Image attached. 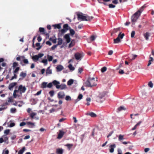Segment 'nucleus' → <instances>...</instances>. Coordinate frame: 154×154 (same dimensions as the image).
Returning <instances> with one entry per match:
<instances>
[{
    "instance_id": "obj_1",
    "label": "nucleus",
    "mask_w": 154,
    "mask_h": 154,
    "mask_svg": "<svg viewBox=\"0 0 154 154\" xmlns=\"http://www.w3.org/2000/svg\"><path fill=\"white\" fill-rule=\"evenodd\" d=\"M77 15L78 19L79 20L89 21H90L93 18V17L89 16L81 13L77 14Z\"/></svg>"
},
{
    "instance_id": "obj_2",
    "label": "nucleus",
    "mask_w": 154,
    "mask_h": 154,
    "mask_svg": "<svg viewBox=\"0 0 154 154\" xmlns=\"http://www.w3.org/2000/svg\"><path fill=\"white\" fill-rule=\"evenodd\" d=\"M97 81V80H96L94 78L89 77L87 81L85 83V86L91 87L95 86L97 85L96 83Z\"/></svg>"
},
{
    "instance_id": "obj_3",
    "label": "nucleus",
    "mask_w": 154,
    "mask_h": 154,
    "mask_svg": "<svg viewBox=\"0 0 154 154\" xmlns=\"http://www.w3.org/2000/svg\"><path fill=\"white\" fill-rule=\"evenodd\" d=\"M141 13V12H140V11L138 10L133 16H132L131 17V19L133 24H135V22L137 21V20L138 18Z\"/></svg>"
},
{
    "instance_id": "obj_4",
    "label": "nucleus",
    "mask_w": 154,
    "mask_h": 154,
    "mask_svg": "<svg viewBox=\"0 0 154 154\" xmlns=\"http://www.w3.org/2000/svg\"><path fill=\"white\" fill-rule=\"evenodd\" d=\"M125 35L124 33L122 34L121 32H120L118 35L117 37L113 40L114 44H117L120 42L121 41V39H122Z\"/></svg>"
},
{
    "instance_id": "obj_5",
    "label": "nucleus",
    "mask_w": 154,
    "mask_h": 154,
    "mask_svg": "<svg viewBox=\"0 0 154 154\" xmlns=\"http://www.w3.org/2000/svg\"><path fill=\"white\" fill-rule=\"evenodd\" d=\"M17 84V82H13L11 83L9 85L8 89L10 91H12L13 90V88L16 86Z\"/></svg>"
},
{
    "instance_id": "obj_6",
    "label": "nucleus",
    "mask_w": 154,
    "mask_h": 154,
    "mask_svg": "<svg viewBox=\"0 0 154 154\" xmlns=\"http://www.w3.org/2000/svg\"><path fill=\"white\" fill-rule=\"evenodd\" d=\"M75 57L77 60H80L83 57V56L79 53H77L74 55Z\"/></svg>"
},
{
    "instance_id": "obj_7",
    "label": "nucleus",
    "mask_w": 154,
    "mask_h": 154,
    "mask_svg": "<svg viewBox=\"0 0 154 154\" xmlns=\"http://www.w3.org/2000/svg\"><path fill=\"white\" fill-rule=\"evenodd\" d=\"M19 90L20 93H24L25 92L26 88L25 86L23 87L22 85H20L19 87Z\"/></svg>"
},
{
    "instance_id": "obj_8",
    "label": "nucleus",
    "mask_w": 154,
    "mask_h": 154,
    "mask_svg": "<svg viewBox=\"0 0 154 154\" xmlns=\"http://www.w3.org/2000/svg\"><path fill=\"white\" fill-rule=\"evenodd\" d=\"M65 95L64 92L63 91L59 92L57 94V97L59 98H63L64 97Z\"/></svg>"
},
{
    "instance_id": "obj_9",
    "label": "nucleus",
    "mask_w": 154,
    "mask_h": 154,
    "mask_svg": "<svg viewBox=\"0 0 154 154\" xmlns=\"http://www.w3.org/2000/svg\"><path fill=\"white\" fill-rule=\"evenodd\" d=\"M64 38L66 39V42L67 43H69L71 41V38L70 37L69 34H66L64 36Z\"/></svg>"
},
{
    "instance_id": "obj_10",
    "label": "nucleus",
    "mask_w": 154,
    "mask_h": 154,
    "mask_svg": "<svg viewBox=\"0 0 154 154\" xmlns=\"http://www.w3.org/2000/svg\"><path fill=\"white\" fill-rule=\"evenodd\" d=\"M52 83L54 85L56 86L57 89H59V85L60 84V83L59 82L56 80H54L53 81Z\"/></svg>"
},
{
    "instance_id": "obj_11",
    "label": "nucleus",
    "mask_w": 154,
    "mask_h": 154,
    "mask_svg": "<svg viewBox=\"0 0 154 154\" xmlns=\"http://www.w3.org/2000/svg\"><path fill=\"white\" fill-rule=\"evenodd\" d=\"M109 152H113L114 151V148L116 147V145L115 144L111 145L109 146Z\"/></svg>"
},
{
    "instance_id": "obj_12",
    "label": "nucleus",
    "mask_w": 154,
    "mask_h": 154,
    "mask_svg": "<svg viewBox=\"0 0 154 154\" xmlns=\"http://www.w3.org/2000/svg\"><path fill=\"white\" fill-rule=\"evenodd\" d=\"M143 36L145 37L146 40H149V37L150 35V33L148 32H147L143 34Z\"/></svg>"
},
{
    "instance_id": "obj_13",
    "label": "nucleus",
    "mask_w": 154,
    "mask_h": 154,
    "mask_svg": "<svg viewBox=\"0 0 154 154\" xmlns=\"http://www.w3.org/2000/svg\"><path fill=\"white\" fill-rule=\"evenodd\" d=\"M64 134V132H63V131L60 130V133L58 134V136L57 137V138L59 139H60L62 137Z\"/></svg>"
},
{
    "instance_id": "obj_14",
    "label": "nucleus",
    "mask_w": 154,
    "mask_h": 154,
    "mask_svg": "<svg viewBox=\"0 0 154 154\" xmlns=\"http://www.w3.org/2000/svg\"><path fill=\"white\" fill-rule=\"evenodd\" d=\"M39 31L41 32H42V34H45L46 35H48V34L45 31V29L43 28H39Z\"/></svg>"
},
{
    "instance_id": "obj_15",
    "label": "nucleus",
    "mask_w": 154,
    "mask_h": 154,
    "mask_svg": "<svg viewBox=\"0 0 154 154\" xmlns=\"http://www.w3.org/2000/svg\"><path fill=\"white\" fill-rule=\"evenodd\" d=\"M86 115H89L92 117H95L97 116V115L92 112H91L90 113H86Z\"/></svg>"
},
{
    "instance_id": "obj_16",
    "label": "nucleus",
    "mask_w": 154,
    "mask_h": 154,
    "mask_svg": "<svg viewBox=\"0 0 154 154\" xmlns=\"http://www.w3.org/2000/svg\"><path fill=\"white\" fill-rule=\"evenodd\" d=\"M48 83L44 82H42L41 85V87L42 88H45L47 87Z\"/></svg>"
},
{
    "instance_id": "obj_17",
    "label": "nucleus",
    "mask_w": 154,
    "mask_h": 154,
    "mask_svg": "<svg viewBox=\"0 0 154 154\" xmlns=\"http://www.w3.org/2000/svg\"><path fill=\"white\" fill-rule=\"evenodd\" d=\"M50 67H49L47 69L46 71V75L51 74L52 73V70L50 69Z\"/></svg>"
},
{
    "instance_id": "obj_18",
    "label": "nucleus",
    "mask_w": 154,
    "mask_h": 154,
    "mask_svg": "<svg viewBox=\"0 0 154 154\" xmlns=\"http://www.w3.org/2000/svg\"><path fill=\"white\" fill-rule=\"evenodd\" d=\"M59 89L60 88L61 90H63L66 89L67 87L65 84H63L59 85Z\"/></svg>"
},
{
    "instance_id": "obj_19",
    "label": "nucleus",
    "mask_w": 154,
    "mask_h": 154,
    "mask_svg": "<svg viewBox=\"0 0 154 154\" xmlns=\"http://www.w3.org/2000/svg\"><path fill=\"white\" fill-rule=\"evenodd\" d=\"M56 69L57 71L59 72L61 71L63 69V67L62 66L60 65L57 67Z\"/></svg>"
},
{
    "instance_id": "obj_20",
    "label": "nucleus",
    "mask_w": 154,
    "mask_h": 154,
    "mask_svg": "<svg viewBox=\"0 0 154 154\" xmlns=\"http://www.w3.org/2000/svg\"><path fill=\"white\" fill-rule=\"evenodd\" d=\"M63 150L62 149H58L56 150V153L57 154H62Z\"/></svg>"
},
{
    "instance_id": "obj_21",
    "label": "nucleus",
    "mask_w": 154,
    "mask_h": 154,
    "mask_svg": "<svg viewBox=\"0 0 154 154\" xmlns=\"http://www.w3.org/2000/svg\"><path fill=\"white\" fill-rule=\"evenodd\" d=\"M49 40L52 41L53 43H56L57 42V39L55 37L50 38Z\"/></svg>"
},
{
    "instance_id": "obj_22",
    "label": "nucleus",
    "mask_w": 154,
    "mask_h": 154,
    "mask_svg": "<svg viewBox=\"0 0 154 154\" xmlns=\"http://www.w3.org/2000/svg\"><path fill=\"white\" fill-rule=\"evenodd\" d=\"M82 97L83 95H82V94H79V95L78 97L75 100V103H77L78 101L81 100L82 98Z\"/></svg>"
},
{
    "instance_id": "obj_23",
    "label": "nucleus",
    "mask_w": 154,
    "mask_h": 154,
    "mask_svg": "<svg viewBox=\"0 0 154 154\" xmlns=\"http://www.w3.org/2000/svg\"><path fill=\"white\" fill-rule=\"evenodd\" d=\"M61 23H59L57 24H55L53 25V26L54 27V29L57 28L58 29H60L61 28Z\"/></svg>"
},
{
    "instance_id": "obj_24",
    "label": "nucleus",
    "mask_w": 154,
    "mask_h": 154,
    "mask_svg": "<svg viewBox=\"0 0 154 154\" xmlns=\"http://www.w3.org/2000/svg\"><path fill=\"white\" fill-rule=\"evenodd\" d=\"M137 55L136 54H132L131 55V57L132 58H130L129 57V58L130 59V60H132L135 59L137 57Z\"/></svg>"
},
{
    "instance_id": "obj_25",
    "label": "nucleus",
    "mask_w": 154,
    "mask_h": 154,
    "mask_svg": "<svg viewBox=\"0 0 154 154\" xmlns=\"http://www.w3.org/2000/svg\"><path fill=\"white\" fill-rule=\"evenodd\" d=\"M150 56L151 55H150L149 60L148 63L147 65L148 66H149L151 65V62H153L154 60L153 58L152 57H151Z\"/></svg>"
},
{
    "instance_id": "obj_26",
    "label": "nucleus",
    "mask_w": 154,
    "mask_h": 154,
    "mask_svg": "<svg viewBox=\"0 0 154 154\" xmlns=\"http://www.w3.org/2000/svg\"><path fill=\"white\" fill-rule=\"evenodd\" d=\"M58 41L57 42V44L58 45H61L63 42L62 39L60 38H59L58 39Z\"/></svg>"
},
{
    "instance_id": "obj_27",
    "label": "nucleus",
    "mask_w": 154,
    "mask_h": 154,
    "mask_svg": "<svg viewBox=\"0 0 154 154\" xmlns=\"http://www.w3.org/2000/svg\"><path fill=\"white\" fill-rule=\"evenodd\" d=\"M32 59L34 61L38 60V54L33 56Z\"/></svg>"
},
{
    "instance_id": "obj_28",
    "label": "nucleus",
    "mask_w": 154,
    "mask_h": 154,
    "mask_svg": "<svg viewBox=\"0 0 154 154\" xmlns=\"http://www.w3.org/2000/svg\"><path fill=\"white\" fill-rule=\"evenodd\" d=\"M25 150V147H23L22 149H21L18 152V154H23L24 151Z\"/></svg>"
},
{
    "instance_id": "obj_29",
    "label": "nucleus",
    "mask_w": 154,
    "mask_h": 154,
    "mask_svg": "<svg viewBox=\"0 0 154 154\" xmlns=\"http://www.w3.org/2000/svg\"><path fill=\"white\" fill-rule=\"evenodd\" d=\"M20 76L22 77L23 78H24L26 75V73L24 72H22L20 74Z\"/></svg>"
},
{
    "instance_id": "obj_30",
    "label": "nucleus",
    "mask_w": 154,
    "mask_h": 154,
    "mask_svg": "<svg viewBox=\"0 0 154 154\" xmlns=\"http://www.w3.org/2000/svg\"><path fill=\"white\" fill-rule=\"evenodd\" d=\"M74 80L72 79L69 80L67 82V85H71L73 83Z\"/></svg>"
},
{
    "instance_id": "obj_31",
    "label": "nucleus",
    "mask_w": 154,
    "mask_h": 154,
    "mask_svg": "<svg viewBox=\"0 0 154 154\" xmlns=\"http://www.w3.org/2000/svg\"><path fill=\"white\" fill-rule=\"evenodd\" d=\"M141 123V122H138L137 124L135 125V126L134 127V128H133L132 129V130H135L137 128V127L139 125H140Z\"/></svg>"
},
{
    "instance_id": "obj_32",
    "label": "nucleus",
    "mask_w": 154,
    "mask_h": 154,
    "mask_svg": "<svg viewBox=\"0 0 154 154\" xmlns=\"http://www.w3.org/2000/svg\"><path fill=\"white\" fill-rule=\"evenodd\" d=\"M68 27H69V26H68V24H64L63 26V28L64 29H65L66 30H67L70 29V27H69V28H68Z\"/></svg>"
},
{
    "instance_id": "obj_33",
    "label": "nucleus",
    "mask_w": 154,
    "mask_h": 154,
    "mask_svg": "<svg viewBox=\"0 0 154 154\" xmlns=\"http://www.w3.org/2000/svg\"><path fill=\"white\" fill-rule=\"evenodd\" d=\"M68 67L70 70L73 71L75 69V68L71 64L69 65Z\"/></svg>"
},
{
    "instance_id": "obj_34",
    "label": "nucleus",
    "mask_w": 154,
    "mask_h": 154,
    "mask_svg": "<svg viewBox=\"0 0 154 154\" xmlns=\"http://www.w3.org/2000/svg\"><path fill=\"white\" fill-rule=\"evenodd\" d=\"M119 139V141H121L122 140H123L124 139V135H121V134H120L119 136V139Z\"/></svg>"
},
{
    "instance_id": "obj_35",
    "label": "nucleus",
    "mask_w": 154,
    "mask_h": 154,
    "mask_svg": "<svg viewBox=\"0 0 154 154\" xmlns=\"http://www.w3.org/2000/svg\"><path fill=\"white\" fill-rule=\"evenodd\" d=\"M119 111H121L122 110H125L126 109V108H125L124 106H121L119 107L118 109Z\"/></svg>"
},
{
    "instance_id": "obj_36",
    "label": "nucleus",
    "mask_w": 154,
    "mask_h": 154,
    "mask_svg": "<svg viewBox=\"0 0 154 154\" xmlns=\"http://www.w3.org/2000/svg\"><path fill=\"white\" fill-rule=\"evenodd\" d=\"M106 94V93L105 92H103L100 94L99 97L100 98H102Z\"/></svg>"
},
{
    "instance_id": "obj_37",
    "label": "nucleus",
    "mask_w": 154,
    "mask_h": 154,
    "mask_svg": "<svg viewBox=\"0 0 154 154\" xmlns=\"http://www.w3.org/2000/svg\"><path fill=\"white\" fill-rule=\"evenodd\" d=\"M36 113L35 112H32L30 114V116L31 119H33L34 117L36 115Z\"/></svg>"
},
{
    "instance_id": "obj_38",
    "label": "nucleus",
    "mask_w": 154,
    "mask_h": 154,
    "mask_svg": "<svg viewBox=\"0 0 154 154\" xmlns=\"http://www.w3.org/2000/svg\"><path fill=\"white\" fill-rule=\"evenodd\" d=\"M48 60L49 61H51L53 59V57L52 56H50L49 55H48Z\"/></svg>"
},
{
    "instance_id": "obj_39",
    "label": "nucleus",
    "mask_w": 154,
    "mask_h": 154,
    "mask_svg": "<svg viewBox=\"0 0 154 154\" xmlns=\"http://www.w3.org/2000/svg\"><path fill=\"white\" fill-rule=\"evenodd\" d=\"M70 32L71 35L73 36L75 33L74 30L73 29H70Z\"/></svg>"
},
{
    "instance_id": "obj_40",
    "label": "nucleus",
    "mask_w": 154,
    "mask_h": 154,
    "mask_svg": "<svg viewBox=\"0 0 154 154\" xmlns=\"http://www.w3.org/2000/svg\"><path fill=\"white\" fill-rule=\"evenodd\" d=\"M53 86V83L52 82H50L47 84V87L49 88H51Z\"/></svg>"
},
{
    "instance_id": "obj_41",
    "label": "nucleus",
    "mask_w": 154,
    "mask_h": 154,
    "mask_svg": "<svg viewBox=\"0 0 154 154\" xmlns=\"http://www.w3.org/2000/svg\"><path fill=\"white\" fill-rule=\"evenodd\" d=\"M120 28H116V29H114L113 30V32L114 33H116L118 31H120Z\"/></svg>"
},
{
    "instance_id": "obj_42",
    "label": "nucleus",
    "mask_w": 154,
    "mask_h": 154,
    "mask_svg": "<svg viewBox=\"0 0 154 154\" xmlns=\"http://www.w3.org/2000/svg\"><path fill=\"white\" fill-rule=\"evenodd\" d=\"M41 62L44 63L45 65H46L48 63L47 60L46 59H43L42 60Z\"/></svg>"
},
{
    "instance_id": "obj_43",
    "label": "nucleus",
    "mask_w": 154,
    "mask_h": 154,
    "mask_svg": "<svg viewBox=\"0 0 154 154\" xmlns=\"http://www.w3.org/2000/svg\"><path fill=\"white\" fill-rule=\"evenodd\" d=\"M16 109L15 108H11V112L12 113H14L16 112Z\"/></svg>"
},
{
    "instance_id": "obj_44",
    "label": "nucleus",
    "mask_w": 154,
    "mask_h": 154,
    "mask_svg": "<svg viewBox=\"0 0 154 154\" xmlns=\"http://www.w3.org/2000/svg\"><path fill=\"white\" fill-rule=\"evenodd\" d=\"M17 75L15 74H14V76H13L11 77V79H10V80H12L14 79H16L17 78Z\"/></svg>"
},
{
    "instance_id": "obj_45",
    "label": "nucleus",
    "mask_w": 154,
    "mask_h": 154,
    "mask_svg": "<svg viewBox=\"0 0 154 154\" xmlns=\"http://www.w3.org/2000/svg\"><path fill=\"white\" fill-rule=\"evenodd\" d=\"M66 30L64 29H63L60 30V31L61 32V35H63L66 32Z\"/></svg>"
},
{
    "instance_id": "obj_46",
    "label": "nucleus",
    "mask_w": 154,
    "mask_h": 154,
    "mask_svg": "<svg viewBox=\"0 0 154 154\" xmlns=\"http://www.w3.org/2000/svg\"><path fill=\"white\" fill-rule=\"evenodd\" d=\"M75 45V43L74 42H72V41L70 43L69 45V48H71L73 47Z\"/></svg>"
},
{
    "instance_id": "obj_47",
    "label": "nucleus",
    "mask_w": 154,
    "mask_h": 154,
    "mask_svg": "<svg viewBox=\"0 0 154 154\" xmlns=\"http://www.w3.org/2000/svg\"><path fill=\"white\" fill-rule=\"evenodd\" d=\"M49 94H50V96L51 97H53L54 95V92L53 91H50L49 93Z\"/></svg>"
},
{
    "instance_id": "obj_48",
    "label": "nucleus",
    "mask_w": 154,
    "mask_h": 154,
    "mask_svg": "<svg viewBox=\"0 0 154 154\" xmlns=\"http://www.w3.org/2000/svg\"><path fill=\"white\" fill-rule=\"evenodd\" d=\"M20 68L19 67H17L15 69V70L13 72L14 74H15V73L17 72L19 70Z\"/></svg>"
},
{
    "instance_id": "obj_49",
    "label": "nucleus",
    "mask_w": 154,
    "mask_h": 154,
    "mask_svg": "<svg viewBox=\"0 0 154 154\" xmlns=\"http://www.w3.org/2000/svg\"><path fill=\"white\" fill-rule=\"evenodd\" d=\"M142 67L141 65L139 64H137L136 66V69H142Z\"/></svg>"
},
{
    "instance_id": "obj_50",
    "label": "nucleus",
    "mask_w": 154,
    "mask_h": 154,
    "mask_svg": "<svg viewBox=\"0 0 154 154\" xmlns=\"http://www.w3.org/2000/svg\"><path fill=\"white\" fill-rule=\"evenodd\" d=\"M23 62L26 64H28L29 63V62L27 59H24L23 60Z\"/></svg>"
},
{
    "instance_id": "obj_51",
    "label": "nucleus",
    "mask_w": 154,
    "mask_h": 154,
    "mask_svg": "<svg viewBox=\"0 0 154 154\" xmlns=\"http://www.w3.org/2000/svg\"><path fill=\"white\" fill-rule=\"evenodd\" d=\"M96 37L94 35H92L91 37V41H94L96 38Z\"/></svg>"
},
{
    "instance_id": "obj_52",
    "label": "nucleus",
    "mask_w": 154,
    "mask_h": 154,
    "mask_svg": "<svg viewBox=\"0 0 154 154\" xmlns=\"http://www.w3.org/2000/svg\"><path fill=\"white\" fill-rule=\"evenodd\" d=\"M65 99L66 100H71V98L69 96H66V97Z\"/></svg>"
},
{
    "instance_id": "obj_53",
    "label": "nucleus",
    "mask_w": 154,
    "mask_h": 154,
    "mask_svg": "<svg viewBox=\"0 0 154 154\" xmlns=\"http://www.w3.org/2000/svg\"><path fill=\"white\" fill-rule=\"evenodd\" d=\"M66 146L68 147V149H70V148L73 146V144H67Z\"/></svg>"
},
{
    "instance_id": "obj_54",
    "label": "nucleus",
    "mask_w": 154,
    "mask_h": 154,
    "mask_svg": "<svg viewBox=\"0 0 154 154\" xmlns=\"http://www.w3.org/2000/svg\"><path fill=\"white\" fill-rule=\"evenodd\" d=\"M107 68L106 67H104L101 69V72H103L106 71V70Z\"/></svg>"
},
{
    "instance_id": "obj_55",
    "label": "nucleus",
    "mask_w": 154,
    "mask_h": 154,
    "mask_svg": "<svg viewBox=\"0 0 154 154\" xmlns=\"http://www.w3.org/2000/svg\"><path fill=\"white\" fill-rule=\"evenodd\" d=\"M18 64L17 63L14 62L13 63V66L14 68H15L16 66H17Z\"/></svg>"
},
{
    "instance_id": "obj_56",
    "label": "nucleus",
    "mask_w": 154,
    "mask_h": 154,
    "mask_svg": "<svg viewBox=\"0 0 154 154\" xmlns=\"http://www.w3.org/2000/svg\"><path fill=\"white\" fill-rule=\"evenodd\" d=\"M10 131V130H9V129H7V130H5L4 131V133L5 134H6V135H7L8 134L9 132Z\"/></svg>"
},
{
    "instance_id": "obj_57",
    "label": "nucleus",
    "mask_w": 154,
    "mask_h": 154,
    "mask_svg": "<svg viewBox=\"0 0 154 154\" xmlns=\"http://www.w3.org/2000/svg\"><path fill=\"white\" fill-rule=\"evenodd\" d=\"M8 103H11L13 102L12 98L11 97H9L8 100Z\"/></svg>"
},
{
    "instance_id": "obj_58",
    "label": "nucleus",
    "mask_w": 154,
    "mask_h": 154,
    "mask_svg": "<svg viewBox=\"0 0 154 154\" xmlns=\"http://www.w3.org/2000/svg\"><path fill=\"white\" fill-rule=\"evenodd\" d=\"M148 85L151 88H152L153 86V84L151 81L149 82L148 84Z\"/></svg>"
},
{
    "instance_id": "obj_59",
    "label": "nucleus",
    "mask_w": 154,
    "mask_h": 154,
    "mask_svg": "<svg viewBox=\"0 0 154 154\" xmlns=\"http://www.w3.org/2000/svg\"><path fill=\"white\" fill-rule=\"evenodd\" d=\"M109 8H114L116 6L112 4H110L109 5Z\"/></svg>"
},
{
    "instance_id": "obj_60",
    "label": "nucleus",
    "mask_w": 154,
    "mask_h": 154,
    "mask_svg": "<svg viewBox=\"0 0 154 154\" xmlns=\"http://www.w3.org/2000/svg\"><path fill=\"white\" fill-rule=\"evenodd\" d=\"M135 34V32L134 31H132L131 34V38H133L134 37Z\"/></svg>"
},
{
    "instance_id": "obj_61",
    "label": "nucleus",
    "mask_w": 154,
    "mask_h": 154,
    "mask_svg": "<svg viewBox=\"0 0 154 154\" xmlns=\"http://www.w3.org/2000/svg\"><path fill=\"white\" fill-rule=\"evenodd\" d=\"M9 150L8 149L6 150L5 151H3L2 154H8Z\"/></svg>"
},
{
    "instance_id": "obj_62",
    "label": "nucleus",
    "mask_w": 154,
    "mask_h": 154,
    "mask_svg": "<svg viewBox=\"0 0 154 154\" xmlns=\"http://www.w3.org/2000/svg\"><path fill=\"white\" fill-rule=\"evenodd\" d=\"M15 125V124L14 123H11L10 125H9V127H14V126Z\"/></svg>"
},
{
    "instance_id": "obj_63",
    "label": "nucleus",
    "mask_w": 154,
    "mask_h": 154,
    "mask_svg": "<svg viewBox=\"0 0 154 154\" xmlns=\"http://www.w3.org/2000/svg\"><path fill=\"white\" fill-rule=\"evenodd\" d=\"M112 3L114 4H117L118 3V0H114L112 1Z\"/></svg>"
},
{
    "instance_id": "obj_64",
    "label": "nucleus",
    "mask_w": 154,
    "mask_h": 154,
    "mask_svg": "<svg viewBox=\"0 0 154 154\" xmlns=\"http://www.w3.org/2000/svg\"><path fill=\"white\" fill-rule=\"evenodd\" d=\"M119 73L120 74H123L124 73V71L122 69H120L119 72Z\"/></svg>"
}]
</instances>
